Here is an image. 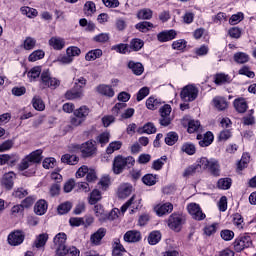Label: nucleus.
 <instances>
[{"label":"nucleus","mask_w":256,"mask_h":256,"mask_svg":"<svg viewBox=\"0 0 256 256\" xmlns=\"http://www.w3.org/2000/svg\"><path fill=\"white\" fill-rule=\"evenodd\" d=\"M232 223L238 229V231H243L245 229V220L243 216L239 213H235L232 216Z\"/></svg>","instance_id":"bb28decb"},{"label":"nucleus","mask_w":256,"mask_h":256,"mask_svg":"<svg viewBox=\"0 0 256 256\" xmlns=\"http://www.w3.org/2000/svg\"><path fill=\"white\" fill-rule=\"evenodd\" d=\"M181 151H183V153H186L187 155H195V152L197 151V149L195 148L194 144L185 143L182 145Z\"/></svg>","instance_id":"6e6d98bb"},{"label":"nucleus","mask_w":256,"mask_h":256,"mask_svg":"<svg viewBox=\"0 0 256 256\" xmlns=\"http://www.w3.org/2000/svg\"><path fill=\"white\" fill-rule=\"evenodd\" d=\"M231 185H233V180L231 178H220L217 182L218 189H222V191L231 189Z\"/></svg>","instance_id":"2f4dec72"},{"label":"nucleus","mask_w":256,"mask_h":256,"mask_svg":"<svg viewBox=\"0 0 256 256\" xmlns=\"http://www.w3.org/2000/svg\"><path fill=\"white\" fill-rule=\"evenodd\" d=\"M123 239L126 243H139L143 239V236L138 230H129L124 234Z\"/></svg>","instance_id":"f8f14e48"},{"label":"nucleus","mask_w":256,"mask_h":256,"mask_svg":"<svg viewBox=\"0 0 256 256\" xmlns=\"http://www.w3.org/2000/svg\"><path fill=\"white\" fill-rule=\"evenodd\" d=\"M84 11H86V15H93V13H95V11H97L95 2L87 1L84 5Z\"/></svg>","instance_id":"680f3d73"},{"label":"nucleus","mask_w":256,"mask_h":256,"mask_svg":"<svg viewBox=\"0 0 256 256\" xmlns=\"http://www.w3.org/2000/svg\"><path fill=\"white\" fill-rule=\"evenodd\" d=\"M234 61L239 64L247 63L249 56L245 52H237L234 54Z\"/></svg>","instance_id":"603ef678"},{"label":"nucleus","mask_w":256,"mask_h":256,"mask_svg":"<svg viewBox=\"0 0 256 256\" xmlns=\"http://www.w3.org/2000/svg\"><path fill=\"white\" fill-rule=\"evenodd\" d=\"M90 110L87 106H81L74 111V117H79L82 121H85L89 116Z\"/></svg>","instance_id":"473e14b6"},{"label":"nucleus","mask_w":256,"mask_h":256,"mask_svg":"<svg viewBox=\"0 0 256 256\" xmlns=\"http://www.w3.org/2000/svg\"><path fill=\"white\" fill-rule=\"evenodd\" d=\"M112 50L116 51V53H120L121 55H126V53H131V47L129 44H118L112 46Z\"/></svg>","instance_id":"f704fd0d"},{"label":"nucleus","mask_w":256,"mask_h":256,"mask_svg":"<svg viewBox=\"0 0 256 256\" xmlns=\"http://www.w3.org/2000/svg\"><path fill=\"white\" fill-rule=\"evenodd\" d=\"M177 37V31L174 29L165 30L157 35V39L160 43H167V41H173Z\"/></svg>","instance_id":"ddd939ff"},{"label":"nucleus","mask_w":256,"mask_h":256,"mask_svg":"<svg viewBox=\"0 0 256 256\" xmlns=\"http://www.w3.org/2000/svg\"><path fill=\"white\" fill-rule=\"evenodd\" d=\"M83 97V90H79L73 87V89L68 90L65 93V98L68 99L69 101H73L74 99H82Z\"/></svg>","instance_id":"5701e85b"},{"label":"nucleus","mask_w":256,"mask_h":256,"mask_svg":"<svg viewBox=\"0 0 256 256\" xmlns=\"http://www.w3.org/2000/svg\"><path fill=\"white\" fill-rule=\"evenodd\" d=\"M73 207V204L71 202H64L60 204L57 208V211L59 215H66V213H69Z\"/></svg>","instance_id":"de8ad7c7"},{"label":"nucleus","mask_w":256,"mask_h":256,"mask_svg":"<svg viewBox=\"0 0 256 256\" xmlns=\"http://www.w3.org/2000/svg\"><path fill=\"white\" fill-rule=\"evenodd\" d=\"M150 89L147 86L142 87L136 94V101L140 102L143 101V99H145V97H147L150 93Z\"/></svg>","instance_id":"4d7b16f0"},{"label":"nucleus","mask_w":256,"mask_h":256,"mask_svg":"<svg viewBox=\"0 0 256 256\" xmlns=\"http://www.w3.org/2000/svg\"><path fill=\"white\" fill-rule=\"evenodd\" d=\"M159 105H161V101L153 96H150L146 100V107L150 111H155V109H159Z\"/></svg>","instance_id":"72a5a7b5"},{"label":"nucleus","mask_w":256,"mask_h":256,"mask_svg":"<svg viewBox=\"0 0 256 256\" xmlns=\"http://www.w3.org/2000/svg\"><path fill=\"white\" fill-rule=\"evenodd\" d=\"M47 241H49V234L42 233L36 237L34 241V246L36 247V249H41V247L47 245Z\"/></svg>","instance_id":"c756f323"},{"label":"nucleus","mask_w":256,"mask_h":256,"mask_svg":"<svg viewBox=\"0 0 256 256\" xmlns=\"http://www.w3.org/2000/svg\"><path fill=\"white\" fill-rule=\"evenodd\" d=\"M234 250L236 253H241L244 249H249L253 245V240L251 236L247 233L240 234L234 241Z\"/></svg>","instance_id":"7ed1b4c3"},{"label":"nucleus","mask_w":256,"mask_h":256,"mask_svg":"<svg viewBox=\"0 0 256 256\" xmlns=\"http://www.w3.org/2000/svg\"><path fill=\"white\" fill-rule=\"evenodd\" d=\"M37 44V40L31 37H27L24 40L23 47L26 51H31V49L35 48V45Z\"/></svg>","instance_id":"bf43d9fd"},{"label":"nucleus","mask_w":256,"mask_h":256,"mask_svg":"<svg viewBox=\"0 0 256 256\" xmlns=\"http://www.w3.org/2000/svg\"><path fill=\"white\" fill-rule=\"evenodd\" d=\"M171 47L174 51H185V49H187V40L185 39L175 40L172 43Z\"/></svg>","instance_id":"c9c22d12"},{"label":"nucleus","mask_w":256,"mask_h":256,"mask_svg":"<svg viewBox=\"0 0 256 256\" xmlns=\"http://www.w3.org/2000/svg\"><path fill=\"white\" fill-rule=\"evenodd\" d=\"M244 19V15L242 12H238L237 14H233L230 19H229V23L230 25H237L239 23H241V21H243Z\"/></svg>","instance_id":"69168bd1"},{"label":"nucleus","mask_w":256,"mask_h":256,"mask_svg":"<svg viewBox=\"0 0 256 256\" xmlns=\"http://www.w3.org/2000/svg\"><path fill=\"white\" fill-rule=\"evenodd\" d=\"M40 83L43 85L44 89H57V87L61 85V81H59V79L51 76L49 69L42 71Z\"/></svg>","instance_id":"f257e3e1"},{"label":"nucleus","mask_w":256,"mask_h":256,"mask_svg":"<svg viewBox=\"0 0 256 256\" xmlns=\"http://www.w3.org/2000/svg\"><path fill=\"white\" fill-rule=\"evenodd\" d=\"M43 57H45V52L43 50H35L29 55L28 61L35 63V61H39L40 59H43Z\"/></svg>","instance_id":"49530a36"},{"label":"nucleus","mask_w":256,"mask_h":256,"mask_svg":"<svg viewBox=\"0 0 256 256\" xmlns=\"http://www.w3.org/2000/svg\"><path fill=\"white\" fill-rule=\"evenodd\" d=\"M231 78L227 74H217L215 76V83L216 85H223V83H229Z\"/></svg>","instance_id":"e2e57ef3"},{"label":"nucleus","mask_w":256,"mask_h":256,"mask_svg":"<svg viewBox=\"0 0 256 256\" xmlns=\"http://www.w3.org/2000/svg\"><path fill=\"white\" fill-rule=\"evenodd\" d=\"M99 201H101V191L94 189L90 193L88 202L90 205H97V203H99Z\"/></svg>","instance_id":"79ce46f5"},{"label":"nucleus","mask_w":256,"mask_h":256,"mask_svg":"<svg viewBox=\"0 0 256 256\" xmlns=\"http://www.w3.org/2000/svg\"><path fill=\"white\" fill-rule=\"evenodd\" d=\"M213 105L218 109V111H225L229 107V103L224 97H215L213 99Z\"/></svg>","instance_id":"cd10ccee"},{"label":"nucleus","mask_w":256,"mask_h":256,"mask_svg":"<svg viewBox=\"0 0 256 256\" xmlns=\"http://www.w3.org/2000/svg\"><path fill=\"white\" fill-rule=\"evenodd\" d=\"M32 106L36 111H45V102L39 96H34Z\"/></svg>","instance_id":"58836bf2"},{"label":"nucleus","mask_w":256,"mask_h":256,"mask_svg":"<svg viewBox=\"0 0 256 256\" xmlns=\"http://www.w3.org/2000/svg\"><path fill=\"white\" fill-rule=\"evenodd\" d=\"M176 141H179V135L176 132H169L165 137L166 145L173 146Z\"/></svg>","instance_id":"09e8293b"},{"label":"nucleus","mask_w":256,"mask_h":256,"mask_svg":"<svg viewBox=\"0 0 256 256\" xmlns=\"http://www.w3.org/2000/svg\"><path fill=\"white\" fill-rule=\"evenodd\" d=\"M53 243L54 247L65 245V243H67V234H65L64 232L56 234V236L53 239Z\"/></svg>","instance_id":"e433bc0d"},{"label":"nucleus","mask_w":256,"mask_h":256,"mask_svg":"<svg viewBox=\"0 0 256 256\" xmlns=\"http://www.w3.org/2000/svg\"><path fill=\"white\" fill-rule=\"evenodd\" d=\"M105 235H107V229L104 227L99 228L97 232H94L90 235L91 245H94L95 247H99Z\"/></svg>","instance_id":"1a4fd4ad"},{"label":"nucleus","mask_w":256,"mask_h":256,"mask_svg":"<svg viewBox=\"0 0 256 256\" xmlns=\"http://www.w3.org/2000/svg\"><path fill=\"white\" fill-rule=\"evenodd\" d=\"M138 19L149 20L153 17V11L149 8H144L137 13Z\"/></svg>","instance_id":"8fccbe9b"},{"label":"nucleus","mask_w":256,"mask_h":256,"mask_svg":"<svg viewBox=\"0 0 256 256\" xmlns=\"http://www.w3.org/2000/svg\"><path fill=\"white\" fill-rule=\"evenodd\" d=\"M188 213L191 215L192 219H195V221H203L205 217V213H203V210H201V206L197 203H190L187 206Z\"/></svg>","instance_id":"423d86ee"},{"label":"nucleus","mask_w":256,"mask_h":256,"mask_svg":"<svg viewBox=\"0 0 256 256\" xmlns=\"http://www.w3.org/2000/svg\"><path fill=\"white\" fill-rule=\"evenodd\" d=\"M56 249V255L57 256H66L67 253H69V247L67 245L62 244L60 246H55Z\"/></svg>","instance_id":"774afa93"},{"label":"nucleus","mask_w":256,"mask_h":256,"mask_svg":"<svg viewBox=\"0 0 256 256\" xmlns=\"http://www.w3.org/2000/svg\"><path fill=\"white\" fill-rule=\"evenodd\" d=\"M198 143L200 147H209L211 143H213L215 137L211 133V131L206 132L204 135L198 134L197 135Z\"/></svg>","instance_id":"2eb2a0df"},{"label":"nucleus","mask_w":256,"mask_h":256,"mask_svg":"<svg viewBox=\"0 0 256 256\" xmlns=\"http://www.w3.org/2000/svg\"><path fill=\"white\" fill-rule=\"evenodd\" d=\"M145 42L139 38H134L130 41V51H141Z\"/></svg>","instance_id":"ea45409f"},{"label":"nucleus","mask_w":256,"mask_h":256,"mask_svg":"<svg viewBox=\"0 0 256 256\" xmlns=\"http://www.w3.org/2000/svg\"><path fill=\"white\" fill-rule=\"evenodd\" d=\"M96 91L100 95H104V97H115V90H113V87L107 84H100L99 86H97Z\"/></svg>","instance_id":"f3484780"},{"label":"nucleus","mask_w":256,"mask_h":256,"mask_svg":"<svg viewBox=\"0 0 256 256\" xmlns=\"http://www.w3.org/2000/svg\"><path fill=\"white\" fill-rule=\"evenodd\" d=\"M125 253H127L125 246L121 244L119 238H115L112 243V256H123Z\"/></svg>","instance_id":"4468645a"},{"label":"nucleus","mask_w":256,"mask_h":256,"mask_svg":"<svg viewBox=\"0 0 256 256\" xmlns=\"http://www.w3.org/2000/svg\"><path fill=\"white\" fill-rule=\"evenodd\" d=\"M154 211L158 217H163V215H169V213H173V204L170 202L158 204L154 207Z\"/></svg>","instance_id":"9b49d317"},{"label":"nucleus","mask_w":256,"mask_h":256,"mask_svg":"<svg viewBox=\"0 0 256 256\" xmlns=\"http://www.w3.org/2000/svg\"><path fill=\"white\" fill-rule=\"evenodd\" d=\"M142 181L144 185H148V187H152L157 183V177L153 174H146L142 177Z\"/></svg>","instance_id":"5fc2aeb1"},{"label":"nucleus","mask_w":256,"mask_h":256,"mask_svg":"<svg viewBox=\"0 0 256 256\" xmlns=\"http://www.w3.org/2000/svg\"><path fill=\"white\" fill-rule=\"evenodd\" d=\"M203 165V169H209L210 173L214 175V177H219V175H221V169L217 162L206 161Z\"/></svg>","instance_id":"412c9836"},{"label":"nucleus","mask_w":256,"mask_h":256,"mask_svg":"<svg viewBox=\"0 0 256 256\" xmlns=\"http://www.w3.org/2000/svg\"><path fill=\"white\" fill-rule=\"evenodd\" d=\"M161 241V232L153 231L148 236V243L149 245H157Z\"/></svg>","instance_id":"a18cd8bd"},{"label":"nucleus","mask_w":256,"mask_h":256,"mask_svg":"<svg viewBox=\"0 0 256 256\" xmlns=\"http://www.w3.org/2000/svg\"><path fill=\"white\" fill-rule=\"evenodd\" d=\"M133 191V186L130 184H122L118 188V197L119 199H127Z\"/></svg>","instance_id":"aec40b11"},{"label":"nucleus","mask_w":256,"mask_h":256,"mask_svg":"<svg viewBox=\"0 0 256 256\" xmlns=\"http://www.w3.org/2000/svg\"><path fill=\"white\" fill-rule=\"evenodd\" d=\"M220 237L223 239V241H233L235 238V232L229 229L221 230Z\"/></svg>","instance_id":"864d4df0"},{"label":"nucleus","mask_w":256,"mask_h":256,"mask_svg":"<svg viewBox=\"0 0 256 256\" xmlns=\"http://www.w3.org/2000/svg\"><path fill=\"white\" fill-rule=\"evenodd\" d=\"M139 205H141V202L135 201L134 195L121 207V212L125 213L129 207H132L131 213H135L139 209Z\"/></svg>","instance_id":"6ab92c4d"},{"label":"nucleus","mask_w":256,"mask_h":256,"mask_svg":"<svg viewBox=\"0 0 256 256\" xmlns=\"http://www.w3.org/2000/svg\"><path fill=\"white\" fill-rule=\"evenodd\" d=\"M13 179H15V173L8 172L4 174L0 181L1 187H3V189H5L6 191H11V189H13V185H15Z\"/></svg>","instance_id":"9d476101"},{"label":"nucleus","mask_w":256,"mask_h":256,"mask_svg":"<svg viewBox=\"0 0 256 256\" xmlns=\"http://www.w3.org/2000/svg\"><path fill=\"white\" fill-rule=\"evenodd\" d=\"M42 74L43 73H41V66H35L27 72V77L30 82H33L37 81V79H39Z\"/></svg>","instance_id":"c85d7f7f"},{"label":"nucleus","mask_w":256,"mask_h":256,"mask_svg":"<svg viewBox=\"0 0 256 256\" xmlns=\"http://www.w3.org/2000/svg\"><path fill=\"white\" fill-rule=\"evenodd\" d=\"M212 21L213 23H216V25H221L223 21H227V14L225 12H219L212 17Z\"/></svg>","instance_id":"0e129e2a"},{"label":"nucleus","mask_w":256,"mask_h":256,"mask_svg":"<svg viewBox=\"0 0 256 256\" xmlns=\"http://www.w3.org/2000/svg\"><path fill=\"white\" fill-rule=\"evenodd\" d=\"M48 43H49L50 47H52L55 51H61V50L65 49V39L64 38L54 36L49 39Z\"/></svg>","instance_id":"dca6fc26"},{"label":"nucleus","mask_w":256,"mask_h":256,"mask_svg":"<svg viewBox=\"0 0 256 256\" xmlns=\"http://www.w3.org/2000/svg\"><path fill=\"white\" fill-rule=\"evenodd\" d=\"M185 221H187V219L183 214L172 213L168 218V227L172 229V231L179 233L183 225H185Z\"/></svg>","instance_id":"f03ea898"},{"label":"nucleus","mask_w":256,"mask_h":256,"mask_svg":"<svg viewBox=\"0 0 256 256\" xmlns=\"http://www.w3.org/2000/svg\"><path fill=\"white\" fill-rule=\"evenodd\" d=\"M24 161H43V150L37 149L31 152L24 158Z\"/></svg>","instance_id":"7c9ffc66"},{"label":"nucleus","mask_w":256,"mask_h":256,"mask_svg":"<svg viewBox=\"0 0 256 256\" xmlns=\"http://www.w3.org/2000/svg\"><path fill=\"white\" fill-rule=\"evenodd\" d=\"M95 141L90 140L86 143L82 144L81 155L83 159H87L88 157H93L97 153V147L95 146Z\"/></svg>","instance_id":"0eeeda50"},{"label":"nucleus","mask_w":256,"mask_h":256,"mask_svg":"<svg viewBox=\"0 0 256 256\" xmlns=\"http://www.w3.org/2000/svg\"><path fill=\"white\" fill-rule=\"evenodd\" d=\"M128 68H130L132 73L137 76L143 75V71H145L143 64H141L140 62H135V61H129Z\"/></svg>","instance_id":"393cba45"},{"label":"nucleus","mask_w":256,"mask_h":256,"mask_svg":"<svg viewBox=\"0 0 256 256\" xmlns=\"http://www.w3.org/2000/svg\"><path fill=\"white\" fill-rule=\"evenodd\" d=\"M23 241H25V233L23 230H14L10 232L7 237L8 245H11V247H18Z\"/></svg>","instance_id":"39448f33"},{"label":"nucleus","mask_w":256,"mask_h":256,"mask_svg":"<svg viewBox=\"0 0 256 256\" xmlns=\"http://www.w3.org/2000/svg\"><path fill=\"white\" fill-rule=\"evenodd\" d=\"M198 95L199 88H197V86H195L194 84L186 85L180 93L182 101H185L186 103H191V101H195Z\"/></svg>","instance_id":"20e7f679"},{"label":"nucleus","mask_w":256,"mask_h":256,"mask_svg":"<svg viewBox=\"0 0 256 256\" xmlns=\"http://www.w3.org/2000/svg\"><path fill=\"white\" fill-rule=\"evenodd\" d=\"M22 15H26V17H28L29 19H33L34 17H37L38 12L37 9L28 7V6H24L20 9Z\"/></svg>","instance_id":"37998d69"},{"label":"nucleus","mask_w":256,"mask_h":256,"mask_svg":"<svg viewBox=\"0 0 256 256\" xmlns=\"http://www.w3.org/2000/svg\"><path fill=\"white\" fill-rule=\"evenodd\" d=\"M160 125L162 127H168V125H171V105L165 104L160 108Z\"/></svg>","instance_id":"6e6552de"},{"label":"nucleus","mask_w":256,"mask_h":256,"mask_svg":"<svg viewBox=\"0 0 256 256\" xmlns=\"http://www.w3.org/2000/svg\"><path fill=\"white\" fill-rule=\"evenodd\" d=\"M48 207L49 204H47V201L39 200L34 206V212L36 215H45V213H47Z\"/></svg>","instance_id":"b1692460"},{"label":"nucleus","mask_w":256,"mask_h":256,"mask_svg":"<svg viewBox=\"0 0 256 256\" xmlns=\"http://www.w3.org/2000/svg\"><path fill=\"white\" fill-rule=\"evenodd\" d=\"M137 133L140 135H143V133L153 135V133H157V128L154 123L148 122L143 127L138 128Z\"/></svg>","instance_id":"a878e982"},{"label":"nucleus","mask_w":256,"mask_h":256,"mask_svg":"<svg viewBox=\"0 0 256 256\" xmlns=\"http://www.w3.org/2000/svg\"><path fill=\"white\" fill-rule=\"evenodd\" d=\"M233 106L238 113H245L249 107L245 98H236L233 102Z\"/></svg>","instance_id":"4be33fe9"},{"label":"nucleus","mask_w":256,"mask_h":256,"mask_svg":"<svg viewBox=\"0 0 256 256\" xmlns=\"http://www.w3.org/2000/svg\"><path fill=\"white\" fill-rule=\"evenodd\" d=\"M126 108H127V103L118 102L112 108V115H114V117H117L121 115V113H123V109H126Z\"/></svg>","instance_id":"3c124183"},{"label":"nucleus","mask_w":256,"mask_h":256,"mask_svg":"<svg viewBox=\"0 0 256 256\" xmlns=\"http://www.w3.org/2000/svg\"><path fill=\"white\" fill-rule=\"evenodd\" d=\"M199 127H201V123L197 120H190L188 123V133H195L199 131Z\"/></svg>","instance_id":"338daca9"},{"label":"nucleus","mask_w":256,"mask_h":256,"mask_svg":"<svg viewBox=\"0 0 256 256\" xmlns=\"http://www.w3.org/2000/svg\"><path fill=\"white\" fill-rule=\"evenodd\" d=\"M87 85V79L85 77H79L74 79V88L78 89L79 91H83L85 86Z\"/></svg>","instance_id":"13d9d810"},{"label":"nucleus","mask_w":256,"mask_h":256,"mask_svg":"<svg viewBox=\"0 0 256 256\" xmlns=\"http://www.w3.org/2000/svg\"><path fill=\"white\" fill-rule=\"evenodd\" d=\"M203 162H199L198 164H193L186 168L183 173V177H191L195 175V173H199L200 171H203Z\"/></svg>","instance_id":"a211bd4d"},{"label":"nucleus","mask_w":256,"mask_h":256,"mask_svg":"<svg viewBox=\"0 0 256 256\" xmlns=\"http://www.w3.org/2000/svg\"><path fill=\"white\" fill-rule=\"evenodd\" d=\"M127 167V161H114L113 162V173L115 175H120V173H123V169Z\"/></svg>","instance_id":"4c0bfd02"},{"label":"nucleus","mask_w":256,"mask_h":256,"mask_svg":"<svg viewBox=\"0 0 256 256\" xmlns=\"http://www.w3.org/2000/svg\"><path fill=\"white\" fill-rule=\"evenodd\" d=\"M135 27L138 31H141V33H147L153 29V23L147 21L139 22Z\"/></svg>","instance_id":"c03bdc74"},{"label":"nucleus","mask_w":256,"mask_h":256,"mask_svg":"<svg viewBox=\"0 0 256 256\" xmlns=\"http://www.w3.org/2000/svg\"><path fill=\"white\" fill-rule=\"evenodd\" d=\"M102 55H103V51L101 49H95V50L89 51L85 55V59L86 61H95V59H99V57H101Z\"/></svg>","instance_id":"a19ab883"},{"label":"nucleus","mask_w":256,"mask_h":256,"mask_svg":"<svg viewBox=\"0 0 256 256\" xmlns=\"http://www.w3.org/2000/svg\"><path fill=\"white\" fill-rule=\"evenodd\" d=\"M66 55L71 57V59H73V57H79V55H81V49L76 46H70L66 50Z\"/></svg>","instance_id":"052dcab7"}]
</instances>
